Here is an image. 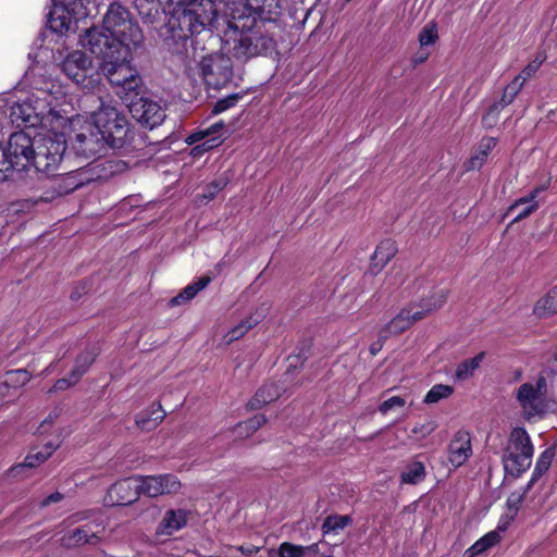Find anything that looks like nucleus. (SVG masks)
I'll return each mask as SVG.
<instances>
[{
    "mask_svg": "<svg viewBox=\"0 0 557 557\" xmlns=\"http://www.w3.org/2000/svg\"><path fill=\"white\" fill-rule=\"evenodd\" d=\"M141 485L140 475L123 479L109 488L108 502L111 505H129L143 494Z\"/></svg>",
    "mask_w": 557,
    "mask_h": 557,
    "instance_id": "obj_16",
    "label": "nucleus"
},
{
    "mask_svg": "<svg viewBox=\"0 0 557 557\" xmlns=\"http://www.w3.org/2000/svg\"><path fill=\"white\" fill-rule=\"evenodd\" d=\"M135 7L146 23H154L160 17V5H164L163 11L168 12V3L165 0H135Z\"/></svg>",
    "mask_w": 557,
    "mask_h": 557,
    "instance_id": "obj_25",
    "label": "nucleus"
},
{
    "mask_svg": "<svg viewBox=\"0 0 557 557\" xmlns=\"http://www.w3.org/2000/svg\"><path fill=\"white\" fill-rule=\"evenodd\" d=\"M225 186V183L223 181H214L211 184L207 185L203 189V193L201 195H198V197H201V202H209L212 200L215 195Z\"/></svg>",
    "mask_w": 557,
    "mask_h": 557,
    "instance_id": "obj_49",
    "label": "nucleus"
},
{
    "mask_svg": "<svg viewBox=\"0 0 557 557\" xmlns=\"http://www.w3.org/2000/svg\"><path fill=\"white\" fill-rule=\"evenodd\" d=\"M201 75L209 88L220 89L232 78V61L223 54H211L200 62Z\"/></svg>",
    "mask_w": 557,
    "mask_h": 557,
    "instance_id": "obj_12",
    "label": "nucleus"
},
{
    "mask_svg": "<svg viewBox=\"0 0 557 557\" xmlns=\"http://www.w3.org/2000/svg\"><path fill=\"white\" fill-rule=\"evenodd\" d=\"M129 101V112L143 125L153 128L163 122L165 112L158 102L146 98L136 101L131 98Z\"/></svg>",
    "mask_w": 557,
    "mask_h": 557,
    "instance_id": "obj_14",
    "label": "nucleus"
},
{
    "mask_svg": "<svg viewBox=\"0 0 557 557\" xmlns=\"http://www.w3.org/2000/svg\"><path fill=\"white\" fill-rule=\"evenodd\" d=\"M63 494L59 493V492H55V493H52L51 495L47 496L45 499H42L39 504V506L41 508H45L53 503H59L63 499Z\"/></svg>",
    "mask_w": 557,
    "mask_h": 557,
    "instance_id": "obj_59",
    "label": "nucleus"
},
{
    "mask_svg": "<svg viewBox=\"0 0 557 557\" xmlns=\"http://www.w3.org/2000/svg\"><path fill=\"white\" fill-rule=\"evenodd\" d=\"M242 17V15H238V17L233 16L227 21V28L224 30V41L227 45L231 42L234 44L233 50L236 51L235 53H238L242 46L244 45V26L238 24Z\"/></svg>",
    "mask_w": 557,
    "mask_h": 557,
    "instance_id": "obj_29",
    "label": "nucleus"
},
{
    "mask_svg": "<svg viewBox=\"0 0 557 557\" xmlns=\"http://www.w3.org/2000/svg\"><path fill=\"white\" fill-rule=\"evenodd\" d=\"M95 128L107 146L120 148L124 145L129 132L126 116L109 104H101L92 115Z\"/></svg>",
    "mask_w": 557,
    "mask_h": 557,
    "instance_id": "obj_5",
    "label": "nucleus"
},
{
    "mask_svg": "<svg viewBox=\"0 0 557 557\" xmlns=\"http://www.w3.org/2000/svg\"><path fill=\"white\" fill-rule=\"evenodd\" d=\"M211 282L209 275L199 277L196 282L188 284L178 295L170 300V306L175 307L190 301L200 290L206 288Z\"/></svg>",
    "mask_w": 557,
    "mask_h": 557,
    "instance_id": "obj_26",
    "label": "nucleus"
},
{
    "mask_svg": "<svg viewBox=\"0 0 557 557\" xmlns=\"http://www.w3.org/2000/svg\"><path fill=\"white\" fill-rule=\"evenodd\" d=\"M66 150L63 135H49L36 139L32 165L41 173L53 175Z\"/></svg>",
    "mask_w": 557,
    "mask_h": 557,
    "instance_id": "obj_7",
    "label": "nucleus"
},
{
    "mask_svg": "<svg viewBox=\"0 0 557 557\" xmlns=\"http://www.w3.org/2000/svg\"><path fill=\"white\" fill-rule=\"evenodd\" d=\"M522 87L523 82H520V76H516L512 82L505 87L503 96L497 102L504 108L507 107L515 100Z\"/></svg>",
    "mask_w": 557,
    "mask_h": 557,
    "instance_id": "obj_42",
    "label": "nucleus"
},
{
    "mask_svg": "<svg viewBox=\"0 0 557 557\" xmlns=\"http://www.w3.org/2000/svg\"><path fill=\"white\" fill-rule=\"evenodd\" d=\"M386 338H382L381 337V333L379 334V339L373 342L369 348L370 350V354L372 356H375L379 351H381L382 347H383V342L385 341Z\"/></svg>",
    "mask_w": 557,
    "mask_h": 557,
    "instance_id": "obj_62",
    "label": "nucleus"
},
{
    "mask_svg": "<svg viewBox=\"0 0 557 557\" xmlns=\"http://www.w3.org/2000/svg\"><path fill=\"white\" fill-rule=\"evenodd\" d=\"M425 478V468L422 462L414 461L401 472V482L406 484H418Z\"/></svg>",
    "mask_w": 557,
    "mask_h": 557,
    "instance_id": "obj_36",
    "label": "nucleus"
},
{
    "mask_svg": "<svg viewBox=\"0 0 557 557\" xmlns=\"http://www.w3.org/2000/svg\"><path fill=\"white\" fill-rule=\"evenodd\" d=\"M99 531L91 530L90 527L85 525L83 528H77L71 530L63 537L65 545L74 546L81 544H94L99 539Z\"/></svg>",
    "mask_w": 557,
    "mask_h": 557,
    "instance_id": "obj_28",
    "label": "nucleus"
},
{
    "mask_svg": "<svg viewBox=\"0 0 557 557\" xmlns=\"http://www.w3.org/2000/svg\"><path fill=\"white\" fill-rule=\"evenodd\" d=\"M61 66L69 78L83 87H89L98 81L99 69L95 71L91 60L83 51L69 53Z\"/></svg>",
    "mask_w": 557,
    "mask_h": 557,
    "instance_id": "obj_11",
    "label": "nucleus"
},
{
    "mask_svg": "<svg viewBox=\"0 0 557 557\" xmlns=\"http://www.w3.org/2000/svg\"><path fill=\"white\" fill-rule=\"evenodd\" d=\"M486 160L487 157L483 153H480V151L475 149L471 157L467 161H465L463 169L467 172L480 170L484 165Z\"/></svg>",
    "mask_w": 557,
    "mask_h": 557,
    "instance_id": "obj_48",
    "label": "nucleus"
},
{
    "mask_svg": "<svg viewBox=\"0 0 557 557\" xmlns=\"http://www.w3.org/2000/svg\"><path fill=\"white\" fill-rule=\"evenodd\" d=\"M165 412L161 405H158L157 409H153L150 413H143L136 419V424L143 431H152L159 423L163 421Z\"/></svg>",
    "mask_w": 557,
    "mask_h": 557,
    "instance_id": "obj_34",
    "label": "nucleus"
},
{
    "mask_svg": "<svg viewBox=\"0 0 557 557\" xmlns=\"http://www.w3.org/2000/svg\"><path fill=\"white\" fill-rule=\"evenodd\" d=\"M534 447L527 430L513 428L503 451L502 462L506 475L518 479L532 463Z\"/></svg>",
    "mask_w": 557,
    "mask_h": 557,
    "instance_id": "obj_3",
    "label": "nucleus"
},
{
    "mask_svg": "<svg viewBox=\"0 0 557 557\" xmlns=\"http://www.w3.org/2000/svg\"><path fill=\"white\" fill-rule=\"evenodd\" d=\"M483 358H484V354L481 352V354L476 355L475 357L458 364V367L456 369V373H455L457 379L458 380H467L468 377H470L472 375L473 371L476 368H479Z\"/></svg>",
    "mask_w": 557,
    "mask_h": 557,
    "instance_id": "obj_38",
    "label": "nucleus"
},
{
    "mask_svg": "<svg viewBox=\"0 0 557 557\" xmlns=\"http://www.w3.org/2000/svg\"><path fill=\"white\" fill-rule=\"evenodd\" d=\"M534 388H536V392L541 395V396H544L545 393H546V388H547V380L545 376L543 375H540L536 380V384L534 385Z\"/></svg>",
    "mask_w": 557,
    "mask_h": 557,
    "instance_id": "obj_61",
    "label": "nucleus"
},
{
    "mask_svg": "<svg viewBox=\"0 0 557 557\" xmlns=\"http://www.w3.org/2000/svg\"><path fill=\"white\" fill-rule=\"evenodd\" d=\"M127 169V164L117 159H103L98 161L91 168V171L98 180H109L114 175L123 173Z\"/></svg>",
    "mask_w": 557,
    "mask_h": 557,
    "instance_id": "obj_24",
    "label": "nucleus"
},
{
    "mask_svg": "<svg viewBox=\"0 0 557 557\" xmlns=\"http://www.w3.org/2000/svg\"><path fill=\"white\" fill-rule=\"evenodd\" d=\"M55 3L64 7V9L74 15L75 21H78L88 15L87 5L91 0H53Z\"/></svg>",
    "mask_w": 557,
    "mask_h": 557,
    "instance_id": "obj_35",
    "label": "nucleus"
},
{
    "mask_svg": "<svg viewBox=\"0 0 557 557\" xmlns=\"http://www.w3.org/2000/svg\"><path fill=\"white\" fill-rule=\"evenodd\" d=\"M57 448L58 444H53L51 442L47 443L42 449V451H45V455H42L40 459L47 460Z\"/></svg>",
    "mask_w": 557,
    "mask_h": 557,
    "instance_id": "obj_63",
    "label": "nucleus"
},
{
    "mask_svg": "<svg viewBox=\"0 0 557 557\" xmlns=\"http://www.w3.org/2000/svg\"><path fill=\"white\" fill-rule=\"evenodd\" d=\"M10 120L16 127H35L41 119L35 107L27 101L15 102L10 107Z\"/></svg>",
    "mask_w": 557,
    "mask_h": 557,
    "instance_id": "obj_19",
    "label": "nucleus"
},
{
    "mask_svg": "<svg viewBox=\"0 0 557 557\" xmlns=\"http://www.w3.org/2000/svg\"><path fill=\"white\" fill-rule=\"evenodd\" d=\"M523 500H524V493L513 492L508 496L507 502H506L507 508L510 512V515L507 516L508 521H512L515 519Z\"/></svg>",
    "mask_w": 557,
    "mask_h": 557,
    "instance_id": "obj_45",
    "label": "nucleus"
},
{
    "mask_svg": "<svg viewBox=\"0 0 557 557\" xmlns=\"http://www.w3.org/2000/svg\"><path fill=\"white\" fill-rule=\"evenodd\" d=\"M440 292H446V297L448 296V290L447 289L435 290L429 297L422 298L421 301L418 305H411V307H413V310H423V307L425 305H433L434 304L435 298L433 296L435 294L440 293Z\"/></svg>",
    "mask_w": 557,
    "mask_h": 557,
    "instance_id": "obj_57",
    "label": "nucleus"
},
{
    "mask_svg": "<svg viewBox=\"0 0 557 557\" xmlns=\"http://www.w3.org/2000/svg\"><path fill=\"white\" fill-rule=\"evenodd\" d=\"M503 109L504 107L498 102L493 103L482 117L483 127L493 128L497 124L499 120V113Z\"/></svg>",
    "mask_w": 557,
    "mask_h": 557,
    "instance_id": "obj_44",
    "label": "nucleus"
},
{
    "mask_svg": "<svg viewBox=\"0 0 557 557\" xmlns=\"http://www.w3.org/2000/svg\"><path fill=\"white\" fill-rule=\"evenodd\" d=\"M77 382L78 381H74V377H71V374L69 375V377L59 379L54 383V385L48 391V394L65 391L71 386L75 385Z\"/></svg>",
    "mask_w": 557,
    "mask_h": 557,
    "instance_id": "obj_55",
    "label": "nucleus"
},
{
    "mask_svg": "<svg viewBox=\"0 0 557 557\" xmlns=\"http://www.w3.org/2000/svg\"><path fill=\"white\" fill-rule=\"evenodd\" d=\"M168 3L169 30L173 38L187 39L200 34L211 22L212 16L197 0H165Z\"/></svg>",
    "mask_w": 557,
    "mask_h": 557,
    "instance_id": "obj_2",
    "label": "nucleus"
},
{
    "mask_svg": "<svg viewBox=\"0 0 557 557\" xmlns=\"http://www.w3.org/2000/svg\"><path fill=\"white\" fill-rule=\"evenodd\" d=\"M244 336V331L240 325L236 326L227 335H225L224 339L226 344H231L233 341H237Z\"/></svg>",
    "mask_w": 557,
    "mask_h": 557,
    "instance_id": "obj_60",
    "label": "nucleus"
},
{
    "mask_svg": "<svg viewBox=\"0 0 557 557\" xmlns=\"http://www.w3.org/2000/svg\"><path fill=\"white\" fill-rule=\"evenodd\" d=\"M406 400L400 396H393L386 400H384L379 409L382 413H387L389 410H392L395 407H403L405 406Z\"/></svg>",
    "mask_w": 557,
    "mask_h": 557,
    "instance_id": "obj_53",
    "label": "nucleus"
},
{
    "mask_svg": "<svg viewBox=\"0 0 557 557\" xmlns=\"http://www.w3.org/2000/svg\"><path fill=\"white\" fill-rule=\"evenodd\" d=\"M433 305H425L423 310H413L409 306L400 310L384 327L381 329V337L388 338L391 335H398L408 330L416 321L423 319L426 314L440 309L446 302V292H440L433 296Z\"/></svg>",
    "mask_w": 557,
    "mask_h": 557,
    "instance_id": "obj_10",
    "label": "nucleus"
},
{
    "mask_svg": "<svg viewBox=\"0 0 557 557\" xmlns=\"http://www.w3.org/2000/svg\"><path fill=\"white\" fill-rule=\"evenodd\" d=\"M4 380H7L10 388H16L29 382L30 374L25 369L11 370L5 373Z\"/></svg>",
    "mask_w": 557,
    "mask_h": 557,
    "instance_id": "obj_43",
    "label": "nucleus"
},
{
    "mask_svg": "<svg viewBox=\"0 0 557 557\" xmlns=\"http://www.w3.org/2000/svg\"><path fill=\"white\" fill-rule=\"evenodd\" d=\"M454 392V388L450 385L445 384H436L434 385L425 395L424 403L425 404H435L442 399L448 398Z\"/></svg>",
    "mask_w": 557,
    "mask_h": 557,
    "instance_id": "obj_39",
    "label": "nucleus"
},
{
    "mask_svg": "<svg viewBox=\"0 0 557 557\" xmlns=\"http://www.w3.org/2000/svg\"><path fill=\"white\" fill-rule=\"evenodd\" d=\"M99 350L97 347H90L84 350L75 361V366L71 371V377H74V381H79L81 377L87 372L88 368L92 364L98 356Z\"/></svg>",
    "mask_w": 557,
    "mask_h": 557,
    "instance_id": "obj_31",
    "label": "nucleus"
},
{
    "mask_svg": "<svg viewBox=\"0 0 557 557\" xmlns=\"http://www.w3.org/2000/svg\"><path fill=\"white\" fill-rule=\"evenodd\" d=\"M472 447L468 432L458 431L448 445L449 462L458 468L462 466L471 456Z\"/></svg>",
    "mask_w": 557,
    "mask_h": 557,
    "instance_id": "obj_18",
    "label": "nucleus"
},
{
    "mask_svg": "<svg viewBox=\"0 0 557 557\" xmlns=\"http://www.w3.org/2000/svg\"><path fill=\"white\" fill-rule=\"evenodd\" d=\"M269 312V306L267 304H262V306L256 310L253 314L249 318H246V330L256 326L260 321H262Z\"/></svg>",
    "mask_w": 557,
    "mask_h": 557,
    "instance_id": "obj_50",
    "label": "nucleus"
},
{
    "mask_svg": "<svg viewBox=\"0 0 557 557\" xmlns=\"http://www.w3.org/2000/svg\"><path fill=\"white\" fill-rule=\"evenodd\" d=\"M541 479V476H535V473H532V476L523 491L521 493H524V496L529 493V491L533 487V485Z\"/></svg>",
    "mask_w": 557,
    "mask_h": 557,
    "instance_id": "obj_64",
    "label": "nucleus"
},
{
    "mask_svg": "<svg viewBox=\"0 0 557 557\" xmlns=\"http://www.w3.org/2000/svg\"><path fill=\"white\" fill-rule=\"evenodd\" d=\"M72 21H75L74 15L67 13L64 7L55 3L48 13V24L52 32L63 34L71 27Z\"/></svg>",
    "mask_w": 557,
    "mask_h": 557,
    "instance_id": "obj_22",
    "label": "nucleus"
},
{
    "mask_svg": "<svg viewBox=\"0 0 557 557\" xmlns=\"http://www.w3.org/2000/svg\"><path fill=\"white\" fill-rule=\"evenodd\" d=\"M265 422V417L260 413H255L253 417L246 420V436L248 433L256 432Z\"/></svg>",
    "mask_w": 557,
    "mask_h": 557,
    "instance_id": "obj_54",
    "label": "nucleus"
},
{
    "mask_svg": "<svg viewBox=\"0 0 557 557\" xmlns=\"http://www.w3.org/2000/svg\"><path fill=\"white\" fill-rule=\"evenodd\" d=\"M533 312L539 318H546L557 313V286L537 300Z\"/></svg>",
    "mask_w": 557,
    "mask_h": 557,
    "instance_id": "obj_32",
    "label": "nucleus"
},
{
    "mask_svg": "<svg viewBox=\"0 0 557 557\" xmlns=\"http://www.w3.org/2000/svg\"><path fill=\"white\" fill-rule=\"evenodd\" d=\"M36 139L24 132L13 133L8 143V148L0 151L3 168L0 172H8L12 169L26 170L33 162Z\"/></svg>",
    "mask_w": 557,
    "mask_h": 557,
    "instance_id": "obj_8",
    "label": "nucleus"
},
{
    "mask_svg": "<svg viewBox=\"0 0 557 557\" xmlns=\"http://www.w3.org/2000/svg\"><path fill=\"white\" fill-rule=\"evenodd\" d=\"M555 457V448H546L537 458L533 472L535 476H543L549 469Z\"/></svg>",
    "mask_w": 557,
    "mask_h": 557,
    "instance_id": "obj_40",
    "label": "nucleus"
},
{
    "mask_svg": "<svg viewBox=\"0 0 557 557\" xmlns=\"http://www.w3.org/2000/svg\"><path fill=\"white\" fill-rule=\"evenodd\" d=\"M350 521L349 516H329L322 524V530L324 533H336L347 527Z\"/></svg>",
    "mask_w": 557,
    "mask_h": 557,
    "instance_id": "obj_41",
    "label": "nucleus"
},
{
    "mask_svg": "<svg viewBox=\"0 0 557 557\" xmlns=\"http://www.w3.org/2000/svg\"><path fill=\"white\" fill-rule=\"evenodd\" d=\"M437 37V29L435 24L429 23L422 28L419 35V42L421 47L433 45Z\"/></svg>",
    "mask_w": 557,
    "mask_h": 557,
    "instance_id": "obj_47",
    "label": "nucleus"
},
{
    "mask_svg": "<svg viewBox=\"0 0 557 557\" xmlns=\"http://www.w3.org/2000/svg\"><path fill=\"white\" fill-rule=\"evenodd\" d=\"M189 511L186 509H169L159 522L157 533L160 535H172L187 524Z\"/></svg>",
    "mask_w": 557,
    "mask_h": 557,
    "instance_id": "obj_20",
    "label": "nucleus"
},
{
    "mask_svg": "<svg viewBox=\"0 0 557 557\" xmlns=\"http://www.w3.org/2000/svg\"><path fill=\"white\" fill-rule=\"evenodd\" d=\"M127 58L100 62L99 71L108 78L111 85L115 86L116 94L128 101L132 94L139 95L143 87V79L138 72L129 66Z\"/></svg>",
    "mask_w": 557,
    "mask_h": 557,
    "instance_id": "obj_6",
    "label": "nucleus"
},
{
    "mask_svg": "<svg viewBox=\"0 0 557 557\" xmlns=\"http://www.w3.org/2000/svg\"><path fill=\"white\" fill-rule=\"evenodd\" d=\"M223 127L222 122L214 123L210 127L199 131L188 137V143L194 144L203 140L200 145L196 146L193 151L199 153L200 151H208L221 144V136H215Z\"/></svg>",
    "mask_w": 557,
    "mask_h": 557,
    "instance_id": "obj_21",
    "label": "nucleus"
},
{
    "mask_svg": "<svg viewBox=\"0 0 557 557\" xmlns=\"http://www.w3.org/2000/svg\"><path fill=\"white\" fill-rule=\"evenodd\" d=\"M239 94H233L215 102L213 107V113H221L226 109L233 107L239 99Z\"/></svg>",
    "mask_w": 557,
    "mask_h": 557,
    "instance_id": "obj_51",
    "label": "nucleus"
},
{
    "mask_svg": "<svg viewBox=\"0 0 557 557\" xmlns=\"http://www.w3.org/2000/svg\"><path fill=\"white\" fill-rule=\"evenodd\" d=\"M499 541V535L496 532H490L479 541H476L470 548L465 552V557H473L492 547Z\"/></svg>",
    "mask_w": 557,
    "mask_h": 557,
    "instance_id": "obj_37",
    "label": "nucleus"
},
{
    "mask_svg": "<svg viewBox=\"0 0 557 557\" xmlns=\"http://www.w3.org/2000/svg\"><path fill=\"white\" fill-rule=\"evenodd\" d=\"M396 243L392 239L382 240L372 257L373 267L381 270L397 253Z\"/></svg>",
    "mask_w": 557,
    "mask_h": 557,
    "instance_id": "obj_30",
    "label": "nucleus"
},
{
    "mask_svg": "<svg viewBox=\"0 0 557 557\" xmlns=\"http://www.w3.org/2000/svg\"><path fill=\"white\" fill-rule=\"evenodd\" d=\"M280 395V389L274 383H268L262 385L250 399L249 406L252 409L260 408L265 404L275 400Z\"/></svg>",
    "mask_w": 557,
    "mask_h": 557,
    "instance_id": "obj_33",
    "label": "nucleus"
},
{
    "mask_svg": "<svg viewBox=\"0 0 557 557\" xmlns=\"http://www.w3.org/2000/svg\"><path fill=\"white\" fill-rule=\"evenodd\" d=\"M103 137L99 135L94 125H88L83 128L79 133L75 134L72 139V147L76 154L90 158L97 153H100L106 148Z\"/></svg>",
    "mask_w": 557,
    "mask_h": 557,
    "instance_id": "obj_15",
    "label": "nucleus"
},
{
    "mask_svg": "<svg viewBox=\"0 0 557 557\" xmlns=\"http://www.w3.org/2000/svg\"><path fill=\"white\" fill-rule=\"evenodd\" d=\"M516 400L527 420H531L534 417H542L545 412L543 396L536 392L532 383H523L517 388Z\"/></svg>",
    "mask_w": 557,
    "mask_h": 557,
    "instance_id": "obj_17",
    "label": "nucleus"
},
{
    "mask_svg": "<svg viewBox=\"0 0 557 557\" xmlns=\"http://www.w3.org/2000/svg\"><path fill=\"white\" fill-rule=\"evenodd\" d=\"M544 60L545 57L542 53H539L518 75L520 76V82H523L524 84L529 78H531L537 72Z\"/></svg>",
    "mask_w": 557,
    "mask_h": 557,
    "instance_id": "obj_46",
    "label": "nucleus"
},
{
    "mask_svg": "<svg viewBox=\"0 0 557 557\" xmlns=\"http://www.w3.org/2000/svg\"><path fill=\"white\" fill-rule=\"evenodd\" d=\"M318 554V544L302 546L283 542L277 548V557H317Z\"/></svg>",
    "mask_w": 557,
    "mask_h": 557,
    "instance_id": "obj_27",
    "label": "nucleus"
},
{
    "mask_svg": "<svg viewBox=\"0 0 557 557\" xmlns=\"http://www.w3.org/2000/svg\"><path fill=\"white\" fill-rule=\"evenodd\" d=\"M436 429V423L432 420L425 421L424 423L417 424L411 430L412 434L418 435L420 438H424L431 433H433Z\"/></svg>",
    "mask_w": 557,
    "mask_h": 557,
    "instance_id": "obj_52",
    "label": "nucleus"
},
{
    "mask_svg": "<svg viewBox=\"0 0 557 557\" xmlns=\"http://www.w3.org/2000/svg\"><path fill=\"white\" fill-rule=\"evenodd\" d=\"M281 13L280 0H246V58L273 48L270 28Z\"/></svg>",
    "mask_w": 557,
    "mask_h": 557,
    "instance_id": "obj_1",
    "label": "nucleus"
},
{
    "mask_svg": "<svg viewBox=\"0 0 557 557\" xmlns=\"http://www.w3.org/2000/svg\"><path fill=\"white\" fill-rule=\"evenodd\" d=\"M140 479L143 484L141 493L151 498L176 494L182 487V483L178 478L171 473L140 475Z\"/></svg>",
    "mask_w": 557,
    "mask_h": 557,
    "instance_id": "obj_13",
    "label": "nucleus"
},
{
    "mask_svg": "<svg viewBox=\"0 0 557 557\" xmlns=\"http://www.w3.org/2000/svg\"><path fill=\"white\" fill-rule=\"evenodd\" d=\"M81 44L101 62L127 58L129 47L133 46L123 38L110 34L106 28L97 26L81 35Z\"/></svg>",
    "mask_w": 557,
    "mask_h": 557,
    "instance_id": "obj_4",
    "label": "nucleus"
},
{
    "mask_svg": "<svg viewBox=\"0 0 557 557\" xmlns=\"http://www.w3.org/2000/svg\"><path fill=\"white\" fill-rule=\"evenodd\" d=\"M495 146H496V138L484 137L479 143L476 149L480 151V153H483L486 157H488L490 152L494 149Z\"/></svg>",
    "mask_w": 557,
    "mask_h": 557,
    "instance_id": "obj_56",
    "label": "nucleus"
},
{
    "mask_svg": "<svg viewBox=\"0 0 557 557\" xmlns=\"http://www.w3.org/2000/svg\"><path fill=\"white\" fill-rule=\"evenodd\" d=\"M102 27L134 47L139 46L144 38L139 26L131 18L128 10L119 2L110 4L103 17Z\"/></svg>",
    "mask_w": 557,
    "mask_h": 557,
    "instance_id": "obj_9",
    "label": "nucleus"
},
{
    "mask_svg": "<svg viewBox=\"0 0 557 557\" xmlns=\"http://www.w3.org/2000/svg\"><path fill=\"white\" fill-rule=\"evenodd\" d=\"M42 455H45V451H42V450H40L36 454H29L25 458V466L29 467V468H34V467L38 466L39 463L44 462L45 460L40 459Z\"/></svg>",
    "mask_w": 557,
    "mask_h": 557,
    "instance_id": "obj_58",
    "label": "nucleus"
},
{
    "mask_svg": "<svg viewBox=\"0 0 557 557\" xmlns=\"http://www.w3.org/2000/svg\"><path fill=\"white\" fill-rule=\"evenodd\" d=\"M540 190V188H535L532 193H530L529 196L518 199L509 207L508 212L516 214L513 222L525 219L539 208V203L535 201V197Z\"/></svg>",
    "mask_w": 557,
    "mask_h": 557,
    "instance_id": "obj_23",
    "label": "nucleus"
}]
</instances>
